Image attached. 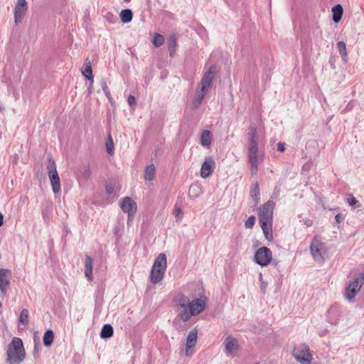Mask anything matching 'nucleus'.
<instances>
[{
    "mask_svg": "<svg viewBox=\"0 0 364 364\" xmlns=\"http://www.w3.org/2000/svg\"><path fill=\"white\" fill-rule=\"evenodd\" d=\"M272 257V251L267 247H262L256 251L254 260L261 266H267L270 263Z\"/></svg>",
    "mask_w": 364,
    "mask_h": 364,
    "instance_id": "nucleus-9",
    "label": "nucleus"
},
{
    "mask_svg": "<svg viewBox=\"0 0 364 364\" xmlns=\"http://www.w3.org/2000/svg\"><path fill=\"white\" fill-rule=\"evenodd\" d=\"M10 272L7 269H0V290L3 294L6 292V289L10 284L9 274Z\"/></svg>",
    "mask_w": 364,
    "mask_h": 364,
    "instance_id": "nucleus-14",
    "label": "nucleus"
},
{
    "mask_svg": "<svg viewBox=\"0 0 364 364\" xmlns=\"http://www.w3.org/2000/svg\"><path fill=\"white\" fill-rule=\"evenodd\" d=\"M156 169L153 164L147 166L144 171V178L146 181H153L155 177Z\"/></svg>",
    "mask_w": 364,
    "mask_h": 364,
    "instance_id": "nucleus-20",
    "label": "nucleus"
},
{
    "mask_svg": "<svg viewBox=\"0 0 364 364\" xmlns=\"http://www.w3.org/2000/svg\"><path fill=\"white\" fill-rule=\"evenodd\" d=\"M337 48L339 50L340 54L342 56V58L343 59V60L346 61L347 58V51L345 43L343 41H339L337 43Z\"/></svg>",
    "mask_w": 364,
    "mask_h": 364,
    "instance_id": "nucleus-31",
    "label": "nucleus"
},
{
    "mask_svg": "<svg viewBox=\"0 0 364 364\" xmlns=\"http://www.w3.org/2000/svg\"><path fill=\"white\" fill-rule=\"evenodd\" d=\"M194 346H187L186 345V352H185V355L186 356H188L190 355H191L192 353V348H193Z\"/></svg>",
    "mask_w": 364,
    "mask_h": 364,
    "instance_id": "nucleus-44",
    "label": "nucleus"
},
{
    "mask_svg": "<svg viewBox=\"0 0 364 364\" xmlns=\"http://www.w3.org/2000/svg\"><path fill=\"white\" fill-rule=\"evenodd\" d=\"M167 266L166 256L161 253L155 259L150 274V280L153 284L159 283L164 278Z\"/></svg>",
    "mask_w": 364,
    "mask_h": 364,
    "instance_id": "nucleus-4",
    "label": "nucleus"
},
{
    "mask_svg": "<svg viewBox=\"0 0 364 364\" xmlns=\"http://www.w3.org/2000/svg\"><path fill=\"white\" fill-rule=\"evenodd\" d=\"M132 12L129 9H124L120 13L121 21L124 23H129L132 19Z\"/></svg>",
    "mask_w": 364,
    "mask_h": 364,
    "instance_id": "nucleus-24",
    "label": "nucleus"
},
{
    "mask_svg": "<svg viewBox=\"0 0 364 364\" xmlns=\"http://www.w3.org/2000/svg\"><path fill=\"white\" fill-rule=\"evenodd\" d=\"M153 44L155 47L159 48L164 43V38L159 33H155L154 39L152 41Z\"/></svg>",
    "mask_w": 364,
    "mask_h": 364,
    "instance_id": "nucleus-32",
    "label": "nucleus"
},
{
    "mask_svg": "<svg viewBox=\"0 0 364 364\" xmlns=\"http://www.w3.org/2000/svg\"><path fill=\"white\" fill-rule=\"evenodd\" d=\"M179 321H177L176 320H175V321H173V323L175 324V326H176V328H177V329H181V326H178V322H179Z\"/></svg>",
    "mask_w": 364,
    "mask_h": 364,
    "instance_id": "nucleus-49",
    "label": "nucleus"
},
{
    "mask_svg": "<svg viewBox=\"0 0 364 364\" xmlns=\"http://www.w3.org/2000/svg\"><path fill=\"white\" fill-rule=\"evenodd\" d=\"M279 192V188H275L274 191L272 195V198H276L277 196V194Z\"/></svg>",
    "mask_w": 364,
    "mask_h": 364,
    "instance_id": "nucleus-47",
    "label": "nucleus"
},
{
    "mask_svg": "<svg viewBox=\"0 0 364 364\" xmlns=\"http://www.w3.org/2000/svg\"><path fill=\"white\" fill-rule=\"evenodd\" d=\"M4 223V215L1 213H0V227L3 225Z\"/></svg>",
    "mask_w": 364,
    "mask_h": 364,
    "instance_id": "nucleus-48",
    "label": "nucleus"
},
{
    "mask_svg": "<svg viewBox=\"0 0 364 364\" xmlns=\"http://www.w3.org/2000/svg\"><path fill=\"white\" fill-rule=\"evenodd\" d=\"M347 202L350 205H353L358 203V200L352 195L347 199Z\"/></svg>",
    "mask_w": 364,
    "mask_h": 364,
    "instance_id": "nucleus-40",
    "label": "nucleus"
},
{
    "mask_svg": "<svg viewBox=\"0 0 364 364\" xmlns=\"http://www.w3.org/2000/svg\"><path fill=\"white\" fill-rule=\"evenodd\" d=\"M127 101H128L129 105L131 107L135 105V104H136V100H135V97L133 95H129L128 97Z\"/></svg>",
    "mask_w": 364,
    "mask_h": 364,
    "instance_id": "nucleus-41",
    "label": "nucleus"
},
{
    "mask_svg": "<svg viewBox=\"0 0 364 364\" xmlns=\"http://www.w3.org/2000/svg\"><path fill=\"white\" fill-rule=\"evenodd\" d=\"M125 2H129L131 0H124Z\"/></svg>",
    "mask_w": 364,
    "mask_h": 364,
    "instance_id": "nucleus-54",
    "label": "nucleus"
},
{
    "mask_svg": "<svg viewBox=\"0 0 364 364\" xmlns=\"http://www.w3.org/2000/svg\"><path fill=\"white\" fill-rule=\"evenodd\" d=\"M215 161L212 157H205L200 168V176L203 178L209 177L214 169Z\"/></svg>",
    "mask_w": 364,
    "mask_h": 364,
    "instance_id": "nucleus-13",
    "label": "nucleus"
},
{
    "mask_svg": "<svg viewBox=\"0 0 364 364\" xmlns=\"http://www.w3.org/2000/svg\"><path fill=\"white\" fill-rule=\"evenodd\" d=\"M264 235L267 240L272 241L273 240L272 235V225H261Z\"/></svg>",
    "mask_w": 364,
    "mask_h": 364,
    "instance_id": "nucleus-26",
    "label": "nucleus"
},
{
    "mask_svg": "<svg viewBox=\"0 0 364 364\" xmlns=\"http://www.w3.org/2000/svg\"><path fill=\"white\" fill-rule=\"evenodd\" d=\"M198 331L194 329L189 332L187 339L186 345L190 346H195L197 341Z\"/></svg>",
    "mask_w": 364,
    "mask_h": 364,
    "instance_id": "nucleus-23",
    "label": "nucleus"
},
{
    "mask_svg": "<svg viewBox=\"0 0 364 364\" xmlns=\"http://www.w3.org/2000/svg\"><path fill=\"white\" fill-rule=\"evenodd\" d=\"M28 310L27 309H23L19 316V322L22 323L23 324H26L28 321Z\"/></svg>",
    "mask_w": 364,
    "mask_h": 364,
    "instance_id": "nucleus-35",
    "label": "nucleus"
},
{
    "mask_svg": "<svg viewBox=\"0 0 364 364\" xmlns=\"http://www.w3.org/2000/svg\"><path fill=\"white\" fill-rule=\"evenodd\" d=\"M310 251L316 262H323L328 257V249L326 245L316 238L312 240Z\"/></svg>",
    "mask_w": 364,
    "mask_h": 364,
    "instance_id": "nucleus-6",
    "label": "nucleus"
},
{
    "mask_svg": "<svg viewBox=\"0 0 364 364\" xmlns=\"http://www.w3.org/2000/svg\"><path fill=\"white\" fill-rule=\"evenodd\" d=\"M27 10L26 0H18L14 7V22L16 25L21 22Z\"/></svg>",
    "mask_w": 364,
    "mask_h": 364,
    "instance_id": "nucleus-11",
    "label": "nucleus"
},
{
    "mask_svg": "<svg viewBox=\"0 0 364 364\" xmlns=\"http://www.w3.org/2000/svg\"><path fill=\"white\" fill-rule=\"evenodd\" d=\"M120 208L124 213L128 214V220H130L136 213L137 205L136 203L130 197H125L120 203Z\"/></svg>",
    "mask_w": 364,
    "mask_h": 364,
    "instance_id": "nucleus-12",
    "label": "nucleus"
},
{
    "mask_svg": "<svg viewBox=\"0 0 364 364\" xmlns=\"http://www.w3.org/2000/svg\"><path fill=\"white\" fill-rule=\"evenodd\" d=\"M39 352H40V350H39L38 345L37 343H35L34 347H33V357L35 359H38L39 358V354H40Z\"/></svg>",
    "mask_w": 364,
    "mask_h": 364,
    "instance_id": "nucleus-38",
    "label": "nucleus"
},
{
    "mask_svg": "<svg viewBox=\"0 0 364 364\" xmlns=\"http://www.w3.org/2000/svg\"><path fill=\"white\" fill-rule=\"evenodd\" d=\"M53 340H54V333H53V330H51V329L46 330V331L44 333V335L43 337V345L46 347H50L53 344Z\"/></svg>",
    "mask_w": 364,
    "mask_h": 364,
    "instance_id": "nucleus-18",
    "label": "nucleus"
},
{
    "mask_svg": "<svg viewBox=\"0 0 364 364\" xmlns=\"http://www.w3.org/2000/svg\"><path fill=\"white\" fill-rule=\"evenodd\" d=\"M267 286V282H263V281L261 282L260 289H261V291L263 293L265 292V289H266Z\"/></svg>",
    "mask_w": 364,
    "mask_h": 364,
    "instance_id": "nucleus-45",
    "label": "nucleus"
},
{
    "mask_svg": "<svg viewBox=\"0 0 364 364\" xmlns=\"http://www.w3.org/2000/svg\"><path fill=\"white\" fill-rule=\"evenodd\" d=\"M198 187L197 186H191L190 187V189H189V192H191V191H194L195 189H198Z\"/></svg>",
    "mask_w": 364,
    "mask_h": 364,
    "instance_id": "nucleus-51",
    "label": "nucleus"
},
{
    "mask_svg": "<svg viewBox=\"0 0 364 364\" xmlns=\"http://www.w3.org/2000/svg\"><path fill=\"white\" fill-rule=\"evenodd\" d=\"M106 191L108 194H111L113 192V188L110 186H107Z\"/></svg>",
    "mask_w": 364,
    "mask_h": 364,
    "instance_id": "nucleus-46",
    "label": "nucleus"
},
{
    "mask_svg": "<svg viewBox=\"0 0 364 364\" xmlns=\"http://www.w3.org/2000/svg\"><path fill=\"white\" fill-rule=\"evenodd\" d=\"M250 196L255 200L256 204H257L259 200V188L258 183H255L252 186Z\"/></svg>",
    "mask_w": 364,
    "mask_h": 364,
    "instance_id": "nucleus-27",
    "label": "nucleus"
},
{
    "mask_svg": "<svg viewBox=\"0 0 364 364\" xmlns=\"http://www.w3.org/2000/svg\"><path fill=\"white\" fill-rule=\"evenodd\" d=\"M47 161V170L52 190L54 193H58L60 191V181L58 174L56 164L50 155L48 156Z\"/></svg>",
    "mask_w": 364,
    "mask_h": 364,
    "instance_id": "nucleus-5",
    "label": "nucleus"
},
{
    "mask_svg": "<svg viewBox=\"0 0 364 364\" xmlns=\"http://www.w3.org/2000/svg\"><path fill=\"white\" fill-rule=\"evenodd\" d=\"M274 206L275 203L272 200H268L259 209V220L260 225H272Z\"/></svg>",
    "mask_w": 364,
    "mask_h": 364,
    "instance_id": "nucleus-7",
    "label": "nucleus"
},
{
    "mask_svg": "<svg viewBox=\"0 0 364 364\" xmlns=\"http://www.w3.org/2000/svg\"><path fill=\"white\" fill-rule=\"evenodd\" d=\"M80 218L81 220H83L82 219V213L80 214Z\"/></svg>",
    "mask_w": 364,
    "mask_h": 364,
    "instance_id": "nucleus-53",
    "label": "nucleus"
},
{
    "mask_svg": "<svg viewBox=\"0 0 364 364\" xmlns=\"http://www.w3.org/2000/svg\"><path fill=\"white\" fill-rule=\"evenodd\" d=\"M247 157L251 173L255 175L258 171L259 164L263 161L264 154L259 148V135L253 124H250L247 133Z\"/></svg>",
    "mask_w": 364,
    "mask_h": 364,
    "instance_id": "nucleus-2",
    "label": "nucleus"
},
{
    "mask_svg": "<svg viewBox=\"0 0 364 364\" xmlns=\"http://www.w3.org/2000/svg\"><path fill=\"white\" fill-rule=\"evenodd\" d=\"M364 282V273H360L356 277L353 281L350 282L348 284L350 286V288H352L353 289L360 291L362 285Z\"/></svg>",
    "mask_w": 364,
    "mask_h": 364,
    "instance_id": "nucleus-17",
    "label": "nucleus"
},
{
    "mask_svg": "<svg viewBox=\"0 0 364 364\" xmlns=\"http://www.w3.org/2000/svg\"><path fill=\"white\" fill-rule=\"evenodd\" d=\"M293 356L301 364H310L312 355L309 353V348L306 345H300L293 350Z\"/></svg>",
    "mask_w": 364,
    "mask_h": 364,
    "instance_id": "nucleus-8",
    "label": "nucleus"
},
{
    "mask_svg": "<svg viewBox=\"0 0 364 364\" xmlns=\"http://www.w3.org/2000/svg\"><path fill=\"white\" fill-rule=\"evenodd\" d=\"M84 174H85V178H88V177H89V176H90V173H86V172H85V173H84Z\"/></svg>",
    "mask_w": 364,
    "mask_h": 364,
    "instance_id": "nucleus-52",
    "label": "nucleus"
},
{
    "mask_svg": "<svg viewBox=\"0 0 364 364\" xmlns=\"http://www.w3.org/2000/svg\"><path fill=\"white\" fill-rule=\"evenodd\" d=\"M206 93L207 92H203L201 90H200L196 94V97L193 102L194 109H197L199 107Z\"/></svg>",
    "mask_w": 364,
    "mask_h": 364,
    "instance_id": "nucleus-30",
    "label": "nucleus"
},
{
    "mask_svg": "<svg viewBox=\"0 0 364 364\" xmlns=\"http://www.w3.org/2000/svg\"><path fill=\"white\" fill-rule=\"evenodd\" d=\"M87 95L91 94V83L90 84V85L87 88Z\"/></svg>",
    "mask_w": 364,
    "mask_h": 364,
    "instance_id": "nucleus-50",
    "label": "nucleus"
},
{
    "mask_svg": "<svg viewBox=\"0 0 364 364\" xmlns=\"http://www.w3.org/2000/svg\"><path fill=\"white\" fill-rule=\"evenodd\" d=\"M82 74L86 80L91 81V61L87 58L85 62V67L81 70Z\"/></svg>",
    "mask_w": 364,
    "mask_h": 364,
    "instance_id": "nucleus-21",
    "label": "nucleus"
},
{
    "mask_svg": "<svg viewBox=\"0 0 364 364\" xmlns=\"http://www.w3.org/2000/svg\"><path fill=\"white\" fill-rule=\"evenodd\" d=\"M85 274L89 281H91V257L87 254L85 255Z\"/></svg>",
    "mask_w": 364,
    "mask_h": 364,
    "instance_id": "nucleus-29",
    "label": "nucleus"
},
{
    "mask_svg": "<svg viewBox=\"0 0 364 364\" xmlns=\"http://www.w3.org/2000/svg\"><path fill=\"white\" fill-rule=\"evenodd\" d=\"M106 148L107 151L109 155L114 154V142L110 135L108 136L107 141H106Z\"/></svg>",
    "mask_w": 364,
    "mask_h": 364,
    "instance_id": "nucleus-33",
    "label": "nucleus"
},
{
    "mask_svg": "<svg viewBox=\"0 0 364 364\" xmlns=\"http://www.w3.org/2000/svg\"><path fill=\"white\" fill-rule=\"evenodd\" d=\"M215 74V66L211 65L208 70L204 73L200 81V90L203 92H207L210 87L214 80Z\"/></svg>",
    "mask_w": 364,
    "mask_h": 364,
    "instance_id": "nucleus-10",
    "label": "nucleus"
},
{
    "mask_svg": "<svg viewBox=\"0 0 364 364\" xmlns=\"http://www.w3.org/2000/svg\"><path fill=\"white\" fill-rule=\"evenodd\" d=\"M328 320L331 323L337 324L341 318V314L337 307L332 306L328 311Z\"/></svg>",
    "mask_w": 364,
    "mask_h": 364,
    "instance_id": "nucleus-15",
    "label": "nucleus"
},
{
    "mask_svg": "<svg viewBox=\"0 0 364 364\" xmlns=\"http://www.w3.org/2000/svg\"><path fill=\"white\" fill-rule=\"evenodd\" d=\"M277 150L280 152H283L285 150V144L282 142H279L277 144Z\"/></svg>",
    "mask_w": 364,
    "mask_h": 364,
    "instance_id": "nucleus-42",
    "label": "nucleus"
},
{
    "mask_svg": "<svg viewBox=\"0 0 364 364\" xmlns=\"http://www.w3.org/2000/svg\"><path fill=\"white\" fill-rule=\"evenodd\" d=\"M358 292V291L353 289L352 288H350V286H348L346 289L345 296L348 300L351 301L355 298Z\"/></svg>",
    "mask_w": 364,
    "mask_h": 364,
    "instance_id": "nucleus-34",
    "label": "nucleus"
},
{
    "mask_svg": "<svg viewBox=\"0 0 364 364\" xmlns=\"http://www.w3.org/2000/svg\"><path fill=\"white\" fill-rule=\"evenodd\" d=\"M102 88H103V90H104V92H105V93L106 96H107V98L109 99V100L110 103L113 105H114V101H113V100L109 97L110 93H109V90H108V88H107V85H106L105 84H104V85H103V86H102Z\"/></svg>",
    "mask_w": 364,
    "mask_h": 364,
    "instance_id": "nucleus-39",
    "label": "nucleus"
},
{
    "mask_svg": "<svg viewBox=\"0 0 364 364\" xmlns=\"http://www.w3.org/2000/svg\"><path fill=\"white\" fill-rule=\"evenodd\" d=\"M224 344L225 350L230 355H232L234 353V351L237 350L238 346L237 340L231 336H228L225 338Z\"/></svg>",
    "mask_w": 364,
    "mask_h": 364,
    "instance_id": "nucleus-16",
    "label": "nucleus"
},
{
    "mask_svg": "<svg viewBox=\"0 0 364 364\" xmlns=\"http://www.w3.org/2000/svg\"><path fill=\"white\" fill-rule=\"evenodd\" d=\"M255 222V217L253 215H251L250 217H249L247 218V220L245 223V228H248V229H251L254 226Z\"/></svg>",
    "mask_w": 364,
    "mask_h": 364,
    "instance_id": "nucleus-36",
    "label": "nucleus"
},
{
    "mask_svg": "<svg viewBox=\"0 0 364 364\" xmlns=\"http://www.w3.org/2000/svg\"><path fill=\"white\" fill-rule=\"evenodd\" d=\"M177 40L175 35H172L168 39V50L171 56H173L176 50Z\"/></svg>",
    "mask_w": 364,
    "mask_h": 364,
    "instance_id": "nucleus-22",
    "label": "nucleus"
},
{
    "mask_svg": "<svg viewBox=\"0 0 364 364\" xmlns=\"http://www.w3.org/2000/svg\"><path fill=\"white\" fill-rule=\"evenodd\" d=\"M335 219L337 223H340L343 220L344 217L341 213H338L336 215Z\"/></svg>",
    "mask_w": 364,
    "mask_h": 364,
    "instance_id": "nucleus-43",
    "label": "nucleus"
},
{
    "mask_svg": "<svg viewBox=\"0 0 364 364\" xmlns=\"http://www.w3.org/2000/svg\"><path fill=\"white\" fill-rule=\"evenodd\" d=\"M332 12H333V21L335 23L339 22L342 18L343 13V9L342 6L341 4L336 5L335 6L333 7Z\"/></svg>",
    "mask_w": 364,
    "mask_h": 364,
    "instance_id": "nucleus-19",
    "label": "nucleus"
},
{
    "mask_svg": "<svg viewBox=\"0 0 364 364\" xmlns=\"http://www.w3.org/2000/svg\"><path fill=\"white\" fill-rule=\"evenodd\" d=\"M178 317L183 322L188 321L192 316L203 312L206 306L205 299L198 298L192 301L184 294H178L176 298Z\"/></svg>",
    "mask_w": 364,
    "mask_h": 364,
    "instance_id": "nucleus-1",
    "label": "nucleus"
},
{
    "mask_svg": "<svg viewBox=\"0 0 364 364\" xmlns=\"http://www.w3.org/2000/svg\"><path fill=\"white\" fill-rule=\"evenodd\" d=\"M6 355L9 364H20L24 360L26 353L20 338L14 337L11 340L8 346Z\"/></svg>",
    "mask_w": 364,
    "mask_h": 364,
    "instance_id": "nucleus-3",
    "label": "nucleus"
},
{
    "mask_svg": "<svg viewBox=\"0 0 364 364\" xmlns=\"http://www.w3.org/2000/svg\"><path fill=\"white\" fill-rule=\"evenodd\" d=\"M200 141L203 146H209L211 143V132L204 130L201 134Z\"/></svg>",
    "mask_w": 364,
    "mask_h": 364,
    "instance_id": "nucleus-28",
    "label": "nucleus"
},
{
    "mask_svg": "<svg viewBox=\"0 0 364 364\" xmlns=\"http://www.w3.org/2000/svg\"><path fill=\"white\" fill-rule=\"evenodd\" d=\"M174 215L177 220H181L183 217V212L180 208L176 206L174 209Z\"/></svg>",
    "mask_w": 364,
    "mask_h": 364,
    "instance_id": "nucleus-37",
    "label": "nucleus"
},
{
    "mask_svg": "<svg viewBox=\"0 0 364 364\" xmlns=\"http://www.w3.org/2000/svg\"><path fill=\"white\" fill-rule=\"evenodd\" d=\"M113 335V328L109 324H105L103 326L100 333V336L102 338H110Z\"/></svg>",
    "mask_w": 364,
    "mask_h": 364,
    "instance_id": "nucleus-25",
    "label": "nucleus"
}]
</instances>
